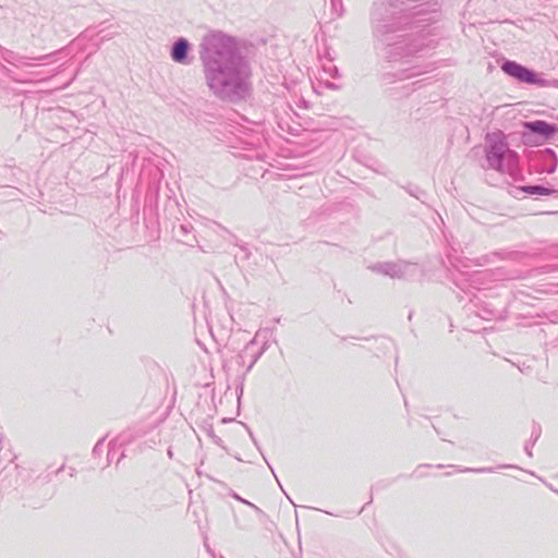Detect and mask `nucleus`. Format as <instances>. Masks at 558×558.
<instances>
[{
  "label": "nucleus",
  "mask_w": 558,
  "mask_h": 558,
  "mask_svg": "<svg viewBox=\"0 0 558 558\" xmlns=\"http://www.w3.org/2000/svg\"><path fill=\"white\" fill-rule=\"evenodd\" d=\"M323 71L329 75L330 77L332 78H338L340 77V73H339V70L336 65H333L332 63H328V64H324L323 65Z\"/></svg>",
  "instance_id": "obj_20"
},
{
  "label": "nucleus",
  "mask_w": 558,
  "mask_h": 558,
  "mask_svg": "<svg viewBox=\"0 0 558 558\" xmlns=\"http://www.w3.org/2000/svg\"><path fill=\"white\" fill-rule=\"evenodd\" d=\"M325 86H326L328 89H331V90H338V89H340V87H341L339 84H336V83H333V82H328V81L325 83Z\"/></svg>",
  "instance_id": "obj_27"
},
{
  "label": "nucleus",
  "mask_w": 558,
  "mask_h": 558,
  "mask_svg": "<svg viewBox=\"0 0 558 558\" xmlns=\"http://www.w3.org/2000/svg\"><path fill=\"white\" fill-rule=\"evenodd\" d=\"M219 558H223L222 556H220Z\"/></svg>",
  "instance_id": "obj_41"
},
{
  "label": "nucleus",
  "mask_w": 558,
  "mask_h": 558,
  "mask_svg": "<svg viewBox=\"0 0 558 558\" xmlns=\"http://www.w3.org/2000/svg\"><path fill=\"white\" fill-rule=\"evenodd\" d=\"M546 153L549 154L554 158L553 166H550V168L547 169V173L551 174L553 172H555V170L557 168V158H556V155L553 149L547 148Z\"/></svg>",
  "instance_id": "obj_24"
},
{
  "label": "nucleus",
  "mask_w": 558,
  "mask_h": 558,
  "mask_svg": "<svg viewBox=\"0 0 558 558\" xmlns=\"http://www.w3.org/2000/svg\"><path fill=\"white\" fill-rule=\"evenodd\" d=\"M416 84H417V82H416V83H412V84H411V88H410V86H407V88L409 89V92H410V90H411V92H412V90H414L413 86H415Z\"/></svg>",
  "instance_id": "obj_33"
},
{
  "label": "nucleus",
  "mask_w": 558,
  "mask_h": 558,
  "mask_svg": "<svg viewBox=\"0 0 558 558\" xmlns=\"http://www.w3.org/2000/svg\"><path fill=\"white\" fill-rule=\"evenodd\" d=\"M534 318L547 319L551 324H558V311L541 312L535 315H524L521 317L522 322L519 323L521 326H533L536 324H543L542 322H534Z\"/></svg>",
  "instance_id": "obj_12"
},
{
  "label": "nucleus",
  "mask_w": 558,
  "mask_h": 558,
  "mask_svg": "<svg viewBox=\"0 0 558 558\" xmlns=\"http://www.w3.org/2000/svg\"><path fill=\"white\" fill-rule=\"evenodd\" d=\"M75 474H76L75 469H74V468H69V475H70L71 477H73V476H75Z\"/></svg>",
  "instance_id": "obj_31"
},
{
  "label": "nucleus",
  "mask_w": 558,
  "mask_h": 558,
  "mask_svg": "<svg viewBox=\"0 0 558 558\" xmlns=\"http://www.w3.org/2000/svg\"><path fill=\"white\" fill-rule=\"evenodd\" d=\"M124 457H125L124 452H121V454L118 458L117 463H119L121 461V459H123Z\"/></svg>",
  "instance_id": "obj_34"
},
{
  "label": "nucleus",
  "mask_w": 558,
  "mask_h": 558,
  "mask_svg": "<svg viewBox=\"0 0 558 558\" xmlns=\"http://www.w3.org/2000/svg\"><path fill=\"white\" fill-rule=\"evenodd\" d=\"M548 214L558 215V210L557 211H549Z\"/></svg>",
  "instance_id": "obj_40"
},
{
  "label": "nucleus",
  "mask_w": 558,
  "mask_h": 558,
  "mask_svg": "<svg viewBox=\"0 0 558 558\" xmlns=\"http://www.w3.org/2000/svg\"><path fill=\"white\" fill-rule=\"evenodd\" d=\"M537 294H555L558 293V283H544L534 290Z\"/></svg>",
  "instance_id": "obj_18"
},
{
  "label": "nucleus",
  "mask_w": 558,
  "mask_h": 558,
  "mask_svg": "<svg viewBox=\"0 0 558 558\" xmlns=\"http://www.w3.org/2000/svg\"><path fill=\"white\" fill-rule=\"evenodd\" d=\"M65 469V465L64 464H61L58 469H56L54 471L53 470H50V468H48L46 470V475H45V480L46 481H51V476L54 474H59L60 472H62L63 470Z\"/></svg>",
  "instance_id": "obj_21"
},
{
  "label": "nucleus",
  "mask_w": 558,
  "mask_h": 558,
  "mask_svg": "<svg viewBox=\"0 0 558 558\" xmlns=\"http://www.w3.org/2000/svg\"><path fill=\"white\" fill-rule=\"evenodd\" d=\"M500 68L508 76L517 80L519 83L536 85L538 87L558 88V80H546L534 70L515 61L505 60Z\"/></svg>",
  "instance_id": "obj_5"
},
{
  "label": "nucleus",
  "mask_w": 558,
  "mask_h": 558,
  "mask_svg": "<svg viewBox=\"0 0 558 558\" xmlns=\"http://www.w3.org/2000/svg\"><path fill=\"white\" fill-rule=\"evenodd\" d=\"M149 428L144 425H134L129 427L128 429L120 433L114 440L109 444V449L107 452L108 463H111L114 459V447H124L137 438L145 436L148 433Z\"/></svg>",
  "instance_id": "obj_6"
},
{
  "label": "nucleus",
  "mask_w": 558,
  "mask_h": 558,
  "mask_svg": "<svg viewBox=\"0 0 558 558\" xmlns=\"http://www.w3.org/2000/svg\"><path fill=\"white\" fill-rule=\"evenodd\" d=\"M398 262H384V263H377L374 266H372V270L388 276L390 278H396L398 275L397 272Z\"/></svg>",
  "instance_id": "obj_13"
},
{
  "label": "nucleus",
  "mask_w": 558,
  "mask_h": 558,
  "mask_svg": "<svg viewBox=\"0 0 558 558\" xmlns=\"http://www.w3.org/2000/svg\"><path fill=\"white\" fill-rule=\"evenodd\" d=\"M265 352V347L257 349L255 338L246 343L244 349L238 354L236 363L239 365L247 364L245 372L243 373L242 383L240 386V395L243 393V380L247 373L253 368L256 362L260 359V356ZM239 390V388H236Z\"/></svg>",
  "instance_id": "obj_7"
},
{
  "label": "nucleus",
  "mask_w": 558,
  "mask_h": 558,
  "mask_svg": "<svg viewBox=\"0 0 558 558\" xmlns=\"http://www.w3.org/2000/svg\"><path fill=\"white\" fill-rule=\"evenodd\" d=\"M440 17L438 0H375L369 21L375 49L396 71L383 74L386 84L428 72L417 60L436 48V40L425 26Z\"/></svg>",
  "instance_id": "obj_1"
},
{
  "label": "nucleus",
  "mask_w": 558,
  "mask_h": 558,
  "mask_svg": "<svg viewBox=\"0 0 558 558\" xmlns=\"http://www.w3.org/2000/svg\"><path fill=\"white\" fill-rule=\"evenodd\" d=\"M235 245L243 252V259L247 260L251 256V252L245 243L235 242Z\"/></svg>",
  "instance_id": "obj_23"
},
{
  "label": "nucleus",
  "mask_w": 558,
  "mask_h": 558,
  "mask_svg": "<svg viewBox=\"0 0 558 558\" xmlns=\"http://www.w3.org/2000/svg\"><path fill=\"white\" fill-rule=\"evenodd\" d=\"M536 441L530 439L525 445H524V451L525 453L529 456V457H532L533 453H532V448L534 446Z\"/></svg>",
  "instance_id": "obj_26"
},
{
  "label": "nucleus",
  "mask_w": 558,
  "mask_h": 558,
  "mask_svg": "<svg viewBox=\"0 0 558 558\" xmlns=\"http://www.w3.org/2000/svg\"><path fill=\"white\" fill-rule=\"evenodd\" d=\"M397 272V279H411L416 272V265L405 260H398Z\"/></svg>",
  "instance_id": "obj_14"
},
{
  "label": "nucleus",
  "mask_w": 558,
  "mask_h": 558,
  "mask_svg": "<svg viewBox=\"0 0 558 558\" xmlns=\"http://www.w3.org/2000/svg\"><path fill=\"white\" fill-rule=\"evenodd\" d=\"M235 524H236V526H238L240 530H245V529H246V526H243V525L238 524V522H236V521H235Z\"/></svg>",
  "instance_id": "obj_36"
},
{
  "label": "nucleus",
  "mask_w": 558,
  "mask_h": 558,
  "mask_svg": "<svg viewBox=\"0 0 558 558\" xmlns=\"http://www.w3.org/2000/svg\"><path fill=\"white\" fill-rule=\"evenodd\" d=\"M245 428L247 429L248 435H250V438L252 439V441H253V444L255 445V447H256L258 450H260V447H259V445H258V442H257V440H256V438H255V436H254L253 432H252V430H251L246 425H245Z\"/></svg>",
  "instance_id": "obj_28"
},
{
  "label": "nucleus",
  "mask_w": 558,
  "mask_h": 558,
  "mask_svg": "<svg viewBox=\"0 0 558 558\" xmlns=\"http://www.w3.org/2000/svg\"><path fill=\"white\" fill-rule=\"evenodd\" d=\"M524 130L537 134L544 140L551 138L558 131V126L544 120L524 122Z\"/></svg>",
  "instance_id": "obj_10"
},
{
  "label": "nucleus",
  "mask_w": 558,
  "mask_h": 558,
  "mask_svg": "<svg viewBox=\"0 0 558 558\" xmlns=\"http://www.w3.org/2000/svg\"><path fill=\"white\" fill-rule=\"evenodd\" d=\"M167 453H168L169 458H172L173 453H172V449L171 448L168 449Z\"/></svg>",
  "instance_id": "obj_35"
},
{
  "label": "nucleus",
  "mask_w": 558,
  "mask_h": 558,
  "mask_svg": "<svg viewBox=\"0 0 558 558\" xmlns=\"http://www.w3.org/2000/svg\"><path fill=\"white\" fill-rule=\"evenodd\" d=\"M520 191L531 195H554L558 194V190L546 187L543 185H523L519 187Z\"/></svg>",
  "instance_id": "obj_15"
},
{
  "label": "nucleus",
  "mask_w": 558,
  "mask_h": 558,
  "mask_svg": "<svg viewBox=\"0 0 558 558\" xmlns=\"http://www.w3.org/2000/svg\"><path fill=\"white\" fill-rule=\"evenodd\" d=\"M544 269H545L546 271H549V270H553V271L558 270V264H556V265H549V266H546V267H544Z\"/></svg>",
  "instance_id": "obj_30"
},
{
  "label": "nucleus",
  "mask_w": 558,
  "mask_h": 558,
  "mask_svg": "<svg viewBox=\"0 0 558 558\" xmlns=\"http://www.w3.org/2000/svg\"><path fill=\"white\" fill-rule=\"evenodd\" d=\"M198 53L206 86L216 98L236 104L250 95L251 65L234 37L211 31L203 36Z\"/></svg>",
  "instance_id": "obj_2"
},
{
  "label": "nucleus",
  "mask_w": 558,
  "mask_h": 558,
  "mask_svg": "<svg viewBox=\"0 0 558 558\" xmlns=\"http://www.w3.org/2000/svg\"><path fill=\"white\" fill-rule=\"evenodd\" d=\"M336 3L341 4V1L340 0H331V4H332L333 9H336Z\"/></svg>",
  "instance_id": "obj_32"
},
{
  "label": "nucleus",
  "mask_w": 558,
  "mask_h": 558,
  "mask_svg": "<svg viewBox=\"0 0 558 558\" xmlns=\"http://www.w3.org/2000/svg\"><path fill=\"white\" fill-rule=\"evenodd\" d=\"M62 51H63V49H60V50H56V51L47 53V54H41V56H37V57H28V56H23L17 52H14L10 49L4 48L1 50L0 56L4 62L12 64L14 66H20V65L21 66H33L34 64L31 63L29 61H48L53 56L61 53Z\"/></svg>",
  "instance_id": "obj_8"
},
{
  "label": "nucleus",
  "mask_w": 558,
  "mask_h": 558,
  "mask_svg": "<svg viewBox=\"0 0 558 558\" xmlns=\"http://www.w3.org/2000/svg\"><path fill=\"white\" fill-rule=\"evenodd\" d=\"M193 226L191 223H180L178 227H173L174 236L178 241L194 246L197 243L196 238L192 234Z\"/></svg>",
  "instance_id": "obj_11"
},
{
  "label": "nucleus",
  "mask_w": 558,
  "mask_h": 558,
  "mask_svg": "<svg viewBox=\"0 0 558 558\" xmlns=\"http://www.w3.org/2000/svg\"><path fill=\"white\" fill-rule=\"evenodd\" d=\"M229 495H230L232 498H234L235 500H238V501H240V502H242V504H244V505H246V506L251 507L252 509H254L256 513H258V514H260V515H263V514H264V511H263L259 507H257L256 505L252 504L251 501H248V500H246V499L242 498V497H241L240 495H238L235 492L231 490V492L229 493Z\"/></svg>",
  "instance_id": "obj_19"
},
{
  "label": "nucleus",
  "mask_w": 558,
  "mask_h": 558,
  "mask_svg": "<svg viewBox=\"0 0 558 558\" xmlns=\"http://www.w3.org/2000/svg\"><path fill=\"white\" fill-rule=\"evenodd\" d=\"M541 433H542L541 426L538 424H534L532 434H531V439L536 441L539 438Z\"/></svg>",
  "instance_id": "obj_25"
},
{
  "label": "nucleus",
  "mask_w": 558,
  "mask_h": 558,
  "mask_svg": "<svg viewBox=\"0 0 558 558\" xmlns=\"http://www.w3.org/2000/svg\"><path fill=\"white\" fill-rule=\"evenodd\" d=\"M7 72H8V75H10V76L12 77V80H13V81H15V82H20V83H27V82H28L27 80H21V78H17V77L12 76V75L10 74V73H11V71H10V70H7Z\"/></svg>",
  "instance_id": "obj_29"
},
{
  "label": "nucleus",
  "mask_w": 558,
  "mask_h": 558,
  "mask_svg": "<svg viewBox=\"0 0 558 558\" xmlns=\"http://www.w3.org/2000/svg\"><path fill=\"white\" fill-rule=\"evenodd\" d=\"M517 295H524L523 291H518Z\"/></svg>",
  "instance_id": "obj_39"
},
{
  "label": "nucleus",
  "mask_w": 558,
  "mask_h": 558,
  "mask_svg": "<svg viewBox=\"0 0 558 558\" xmlns=\"http://www.w3.org/2000/svg\"><path fill=\"white\" fill-rule=\"evenodd\" d=\"M105 449V439H100L96 442V445L93 448V454L94 456H100Z\"/></svg>",
  "instance_id": "obj_22"
},
{
  "label": "nucleus",
  "mask_w": 558,
  "mask_h": 558,
  "mask_svg": "<svg viewBox=\"0 0 558 558\" xmlns=\"http://www.w3.org/2000/svg\"><path fill=\"white\" fill-rule=\"evenodd\" d=\"M264 459H266V458L264 457ZM265 461H266V464H268V466L270 468L271 472L274 473V470H272V468L270 466L269 461H267V460H265Z\"/></svg>",
  "instance_id": "obj_38"
},
{
  "label": "nucleus",
  "mask_w": 558,
  "mask_h": 558,
  "mask_svg": "<svg viewBox=\"0 0 558 558\" xmlns=\"http://www.w3.org/2000/svg\"><path fill=\"white\" fill-rule=\"evenodd\" d=\"M485 158L488 168L500 173H508L514 180L523 179L519 169V155L510 149L506 135L501 131L486 134Z\"/></svg>",
  "instance_id": "obj_3"
},
{
  "label": "nucleus",
  "mask_w": 558,
  "mask_h": 558,
  "mask_svg": "<svg viewBox=\"0 0 558 558\" xmlns=\"http://www.w3.org/2000/svg\"><path fill=\"white\" fill-rule=\"evenodd\" d=\"M405 191L413 197H415L416 199L421 201L422 203H425V199H426V192L423 191L421 187H418L417 185H408L407 187H404Z\"/></svg>",
  "instance_id": "obj_17"
},
{
  "label": "nucleus",
  "mask_w": 558,
  "mask_h": 558,
  "mask_svg": "<svg viewBox=\"0 0 558 558\" xmlns=\"http://www.w3.org/2000/svg\"><path fill=\"white\" fill-rule=\"evenodd\" d=\"M510 468H517V466L512 465V464H500L497 466L464 468V469H460L459 471L460 472H470V473H495L498 470L510 469Z\"/></svg>",
  "instance_id": "obj_16"
},
{
  "label": "nucleus",
  "mask_w": 558,
  "mask_h": 558,
  "mask_svg": "<svg viewBox=\"0 0 558 558\" xmlns=\"http://www.w3.org/2000/svg\"><path fill=\"white\" fill-rule=\"evenodd\" d=\"M485 272L483 271H474L468 277L462 276L459 279H454V283L458 288H460L466 294L472 295L470 299L471 303L474 306V313L485 320H497L506 318L505 307H498L490 300H483L478 294L472 292V289H476L481 292V288L478 284L483 283V279L485 278Z\"/></svg>",
  "instance_id": "obj_4"
},
{
  "label": "nucleus",
  "mask_w": 558,
  "mask_h": 558,
  "mask_svg": "<svg viewBox=\"0 0 558 558\" xmlns=\"http://www.w3.org/2000/svg\"><path fill=\"white\" fill-rule=\"evenodd\" d=\"M191 50V44L184 37L178 38L171 46L170 57L171 59L179 63L189 65L191 63V58L189 57Z\"/></svg>",
  "instance_id": "obj_9"
},
{
  "label": "nucleus",
  "mask_w": 558,
  "mask_h": 558,
  "mask_svg": "<svg viewBox=\"0 0 558 558\" xmlns=\"http://www.w3.org/2000/svg\"><path fill=\"white\" fill-rule=\"evenodd\" d=\"M548 487H549L554 493H556V494L558 495V489L553 488V486H551V485H548Z\"/></svg>",
  "instance_id": "obj_37"
}]
</instances>
